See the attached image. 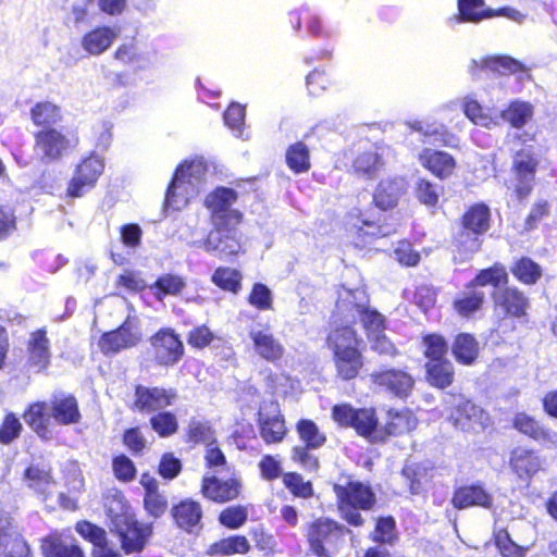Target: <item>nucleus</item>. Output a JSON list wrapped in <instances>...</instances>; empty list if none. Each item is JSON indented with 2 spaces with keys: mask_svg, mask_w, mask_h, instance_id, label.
I'll use <instances>...</instances> for the list:
<instances>
[{
  "mask_svg": "<svg viewBox=\"0 0 557 557\" xmlns=\"http://www.w3.org/2000/svg\"><path fill=\"white\" fill-rule=\"evenodd\" d=\"M106 506L112 530L119 535L124 552L126 554L141 552L152 534V524L138 522L127 511L121 495H115L111 504H106Z\"/></svg>",
  "mask_w": 557,
  "mask_h": 557,
  "instance_id": "f257e3e1",
  "label": "nucleus"
},
{
  "mask_svg": "<svg viewBox=\"0 0 557 557\" xmlns=\"http://www.w3.org/2000/svg\"><path fill=\"white\" fill-rule=\"evenodd\" d=\"M207 169L202 161L185 162L176 169L168 187L164 205L168 209L180 210L199 193Z\"/></svg>",
  "mask_w": 557,
  "mask_h": 557,
  "instance_id": "f03ea898",
  "label": "nucleus"
},
{
  "mask_svg": "<svg viewBox=\"0 0 557 557\" xmlns=\"http://www.w3.org/2000/svg\"><path fill=\"white\" fill-rule=\"evenodd\" d=\"M350 532L348 528L332 519L318 518L307 531L310 550L318 557H333L344 544L345 535Z\"/></svg>",
  "mask_w": 557,
  "mask_h": 557,
  "instance_id": "7ed1b4c3",
  "label": "nucleus"
},
{
  "mask_svg": "<svg viewBox=\"0 0 557 557\" xmlns=\"http://www.w3.org/2000/svg\"><path fill=\"white\" fill-rule=\"evenodd\" d=\"M338 311H348L350 318L347 322H357L359 319L368 333V338L382 334L384 318L375 310L368 309V298L362 289L349 290L345 297L338 299Z\"/></svg>",
  "mask_w": 557,
  "mask_h": 557,
  "instance_id": "20e7f679",
  "label": "nucleus"
},
{
  "mask_svg": "<svg viewBox=\"0 0 557 557\" xmlns=\"http://www.w3.org/2000/svg\"><path fill=\"white\" fill-rule=\"evenodd\" d=\"M449 410V420L462 431L483 430L490 424L488 414L460 394H447L444 398Z\"/></svg>",
  "mask_w": 557,
  "mask_h": 557,
  "instance_id": "39448f33",
  "label": "nucleus"
},
{
  "mask_svg": "<svg viewBox=\"0 0 557 557\" xmlns=\"http://www.w3.org/2000/svg\"><path fill=\"white\" fill-rule=\"evenodd\" d=\"M237 224L213 225L203 242H194L191 247H203L206 251L220 259H227L239 252L242 246L237 237Z\"/></svg>",
  "mask_w": 557,
  "mask_h": 557,
  "instance_id": "423d86ee",
  "label": "nucleus"
},
{
  "mask_svg": "<svg viewBox=\"0 0 557 557\" xmlns=\"http://www.w3.org/2000/svg\"><path fill=\"white\" fill-rule=\"evenodd\" d=\"M236 199L237 193L228 187H219L206 197L213 225L239 224L242 214L232 208Z\"/></svg>",
  "mask_w": 557,
  "mask_h": 557,
  "instance_id": "0eeeda50",
  "label": "nucleus"
},
{
  "mask_svg": "<svg viewBox=\"0 0 557 557\" xmlns=\"http://www.w3.org/2000/svg\"><path fill=\"white\" fill-rule=\"evenodd\" d=\"M176 398L177 394L174 388L150 387L138 384L134 389V401L131 409L151 413L171 406Z\"/></svg>",
  "mask_w": 557,
  "mask_h": 557,
  "instance_id": "6e6552de",
  "label": "nucleus"
},
{
  "mask_svg": "<svg viewBox=\"0 0 557 557\" xmlns=\"http://www.w3.org/2000/svg\"><path fill=\"white\" fill-rule=\"evenodd\" d=\"M333 419L343 426L354 428L359 435L372 437L377 419L373 409H354L350 405H337L332 410Z\"/></svg>",
  "mask_w": 557,
  "mask_h": 557,
  "instance_id": "1a4fd4ad",
  "label": "nucleus"
},
{
  "mask_svg": "<svg viewBox=\"0 0 557 557\" xmlns=\"http://www.w3.org/2000/svg\"><path fill=\"white\" fill-rule=\"evenodd\" d=\"M140 338L141 333L138 322L128 318L116 330L104 333L99 341V346L104 355L117 354L122 349L136 346Z\"/></svg>",
  "mask_w": 557,
  "mask_h": 557,
  "instance_id": "9d476101",
  "label": "nucleus"
},
{
  "mask_svg": "<svg viewBox=\"0 0 557 557\" xmlns=\"http://www.w3.org/2000/svg\"><path fill=\"white\" fill-rule=\"evenodd\" d=\"M370 380L381 391L399 398H406L414 385L413 377L401 369L373 371L370 374Z\"/></svg>",
  "mask_w": 557,
  "mask_h": 557,
  "instance_id": "9b49d317",
  "label": "nucleus"
},
{
  "mask_svg": "<svg viewBox=\"0 0 557 557\" xmlns=\"http://www.w3.org/2000/svg\"><path fill=\"white\" fill-rule=\"evenodd\" d=\"M103 160L95 154L84 159L76 168L75 175L69 183L67 195L70 197H82L92 188L103 172Z\"/></svg>",
  "mask_w": 557,
  "mask_h": 557,
  "instance_id": "f8f14e48",
  "label": "nucleus"
},
{
  "mask_svg": "<svg viewBox=\"0 0 557 557\" xmlns=\"http://www.w3.org/2000/svg\"><path fill=\"white\" fill-rule=\"evenodd\" d=\"M539 161L531 148L519 150L513 159L515 193L519 199L528 197L533 188Z\"/></svg>",
  "mask_w": 557,
  "mask_h": 557,
  "instance_id": "ddd939ff",
  "label": "nucleus"
},
{
  "mask_svg": "<svg viewBox=\"0 0 557 557\" xmlns=\"http://www.w3.org/2000/svg\"><path fill=\"white\" fill-rule=\"evenodd\" d=\"M69 139L59 131L44 127L37 131V159L50 164L60 160L69 149Z\"/></svg>",
  "mask_w": 557,
  "mask_h": 557,
  "instance_id": "4468645a",
  "label": "nucleus"
},
{
  "mask_svg": "<svg viewBox=\"0 0 557 557\" xmlns=\"http://www.w3.org/2000/svg\"><path fill=\"white\" fill-rule=\"evenodd\" d=\"M156 361L161 366L176 363L183 356V343L171 330L160 331L151 338Z\"/></svg>",
  "mask_w": 557,
  "mask_h": 557,
  "instance_id": "2eb2a0df",
  "label": "nucleus"
},
{
  "mask_svg": "<svg viewBox=\"0 0 557 557\" xmlns=\"http://www.w3.org/2000/svg\"><path fill=\"white\" fill-rule=\"evenodd\" d=\"M334 493L338 504L369 510L375 504V494L370 486L360 482H349L347 485L335 484Z\"/></svg>",
  "mask_w": 557,
  "mask_h": 557,
  "instance_id": "dca6fc26",
  "label": "nucleus"
},
{
  "mask_svg": "<svg viewBox=\"0 0 557 557\" xmlns=\"http://www.w3.org/2000/svg\"><path fill=\"white\" fill-rule=\"evenodd\" d=\"M350 318L348 311L339 312L338 302L336 304V312L333 314V323L336 325L327 336V344L333 351L341 349H355L358 346V337L356 331L350 324L354 322H347Z\"/></svg>",
  "mask_w": 557,
  "mask_h": 557,
  "instance_id": "f3484780",
  "label": "nucleus"
},
{
  "mask_svg": "<svg viewBox=\"0 0 557 557\" xmlns=\"http://www.w3.org/2000/svg\"><path fill=\"white\" fill-rule=\"evenodd\" d=\"M29 547L23 537L11 530V518L0 510V555L5 557H28Z\"/></svg>",
  "mask_w": 557,
  "mask_h": 557,
  "instance_id": "a211bd4d",
  "label": "nucleus"
},
{
  "mask_svg": "<svg viewBox=\"0 0 557 557\" xmlns=\"http://www.w3.org/2000/svg\"><path fill=\"white\" fill-rule=\"evenodd\" d=\"M249 337L253 343L255 351L262 359L275 362L284 355V347L281 342L274 337L269 327H251Z\"/></svg>",
  "mask_w": 557,
  "mask_h": 557,
  "instance_id": "6ab92c4d",
  "label": "nucleus"
},
{
  "mask_svg": "<svg viewBox=\"0 0 557 557\" xmlns=\"http://www.w3.org/2000/svg\"><path fill=\"white\" fill-rule=\"evenodd\" d=\"M406 190L407 182L404 177L386 178L377 185L373 195V201L377 208L389 210L397 206Z\"/></svg>",
  "mask_w": 557,
  "mask_h": 557,
  "instance_id": "aec40b11",
  "label": "nucleus"
},
{
  "mask_svg": "<svg viewBox=\"0 0 557 557\" xmlns=\"http://www.w3.org/2000/svg\"><path fill=\"white\" fill-rule=\"evenodd\" d=\"M451 504L457 509H466L472 506L491 508L493 497L481 485H466L454 492Z\"/></svg>",
  "mask_w": 557,
  "mask_h": 557,
  "instance_id": "412c9836",
  "label": "nucleus"
},
{
  "mask_svg": "<svg viewBox=\"0 0 557 557\" xmlns=\"http://www.w3.org/2000/svg\"><path fill=\"white\" fill-rule=\"evenodd\" d=\"M171 516L180 529L193 532L195 528L200 525L202 508L199 503L193 499H184L172 507Z\"/></svg>",
  "mask_w": 557,
  "mask_h": 557,
  "instance_id": "4be33fe9",
  "label": "nucleus"
},
{
  "mask_svg": "<svg viewBox=\"0 0 557 557\" xmlns=\"http://www.w3.org/2000/svg\"><path fill=\"white\" fill-rule=\"evenodd\" d=\"M240 483L236 479L221 481L215 476L205 478L202 482V494L205 497L224 503L236 498L239 494Z\"/></svg>",
  "mask_w": 557,
  "mask_h": 557,
  "instance_id": "5701e85b",
  "label": "nucleus"
},
{
  "mask_svg": "<svg viewBox=\"0 0 557 557\" xmlns=\"http://www.w3.org/2000/svg\"><path fill=\"white\" fill-rule=\"evenodd\" d=\"M51 414L60 424L69 425L78 423L81 412L77 400L72 395L64 393L53 394L51 399Z\"/></svg>",
  "mask_w": 557,
  "mask_h": 557,
  "instance_id": "b1692460",
  "label": "nucleus"
},
{
  "mask_svg": "<svg viewBox=\"0 0 557 557\" xmlns=\"http://www.w3.org/2000/svg\"><path fill=\"white\" fill-rule=\"evenodd\" d=\"M509 463L520 479H530L542 468L543 460L534 450L518 447L512 450Z\"/></svg>",
  "mask_w": 557,
  "mask_h": 557,
  "instance_id": "393cba45",
  "label": "nucleus"
},
{
  "mask_svg": "<svg viewBox=\"0 0 557 557\" xmlns=\"http://www.w3.org/2000/svg\"><path fill=\"white\" fill-rule=\"evenodd\" d=\"M493 298L497 307L512 317L523 315L529 304L528 298L517 287L497 289L494 292Z\"/></svg>",
  "mask_w": 557,
  "mask_h": 557,
  "instance_id": "a878e982",
  "label": "nucleus"
},
{
  "mask_svg": "<svg viewBox=\"0 0 557 557\" xmlns=\"http://www.w3.org/2000/svg\"><path fill=\"white\" fill-rule=\"evenodd\" d=\"M513 426L520 433L528 435L542 444H557V433L545 429L535 419L524 412L517 413L513 419Z\"/></svg>",
  "mask_w": 557,
  "mask_h": 557,
  "instance_id": "bb28decb",
  "label": "nucleus"
},
{
  "mask_svg": "<svg viewBox=\"0 0 557 557\" xmlns=\"http://www.w3.org/2000/svg\"><path fill=\"white\" fill-rule=\"evenodd\" d=\"M419 160L424 168L441 178L448 177L456 165L454 158L449 153L429 148L420 152Z\"/></svg>",
  "mask_w": 557,
  "mask_h": 557,
  "instance_id": "cd10ccee",
  "label": "nucleus"
},
{
  "mask_svg": "<svg viewBox=\"0 0 557 557\" xmlns=\"http://www.w3.org/2000/svg\"><path fill=\"white\" fill-rule=\"evenodd\" d=\"M271 407L273 408L272 416L265 413L263 409L259 411L260 435L268 444L281 442L286 434L283 418L276 412L275 406Z\"/></svg>",
  "mask_w": 557,
  "mask_h": 557,
  "instance_id": "c85d7f7f",
  "label": "nucleus"
},
{
  "mask_svg": "<svg viewBox=\"0 0 557 557\" xmlns=\"http://www.w3.org/2000/svg\"><path fill=\"white\" fill-rule=\"evenodd\" d=\"M333 352L338 375L343 380L356 377L363 364L362 356L358 348L341 349Z\"/></svg>",
  "mask_w": 557,
  "mask_h": 557,
  "instance_id": "c756f323",
  "label": "nucleus"
},
{
  "mask_svg": "<svg viewBox=\"0 0 557 557\" xmlns=\"http://www.w3.org/2000/svg\"><path fill=\"white\" fill-rule=\"evenodd\" d=\"M494 14L495 10L485 9L484 0H458V15L455 20L458 23H479Z\"/></svg>",
  "mask_w": 557,
  "mask_h": 557,
  "instance_id": "7c9ffc66",
  "label": "nucleus"
},
{
  "mask_svg": "<svg viewBox=\"0 0 557 557\" xmlns=\"http://www.w3.org/2000/svg\"><path fill=\"white\" fill-rule=\"evenodd\" d=\"M116 36L115 30L110 27H98L84 36L82 46L90 54L98 55L112 45Z\"/></svg>",
  "mask_w": 557,
  "mask_h": 557,
  "instance_id": "2f4dec72",
  "label": "nucleus"
},
{
  "mask_svg": "<svg viewBox=\"0 0 557 557\" xmlns=\"http://www.w3.org/2000/svg\"><path fill=\"white\" fill-rule=\"evenodd\" d=\"M41 553L44 557H85L79 546L57 535L42 540Z\"/></svg>",
  "mask_w": 557,
  "mask_h": 557,
  "instance_id": "473e14b6",
  "label": "nucleus"
},
{
  "mask_svg": "<svg viewBox=\"0 0 557 557\" xmlns=\"http://www.w3.org/2000/svg\"><path fill=\"white\" fill-rule=\"evenodd\" d=\"M426 368L428 382L438 388L449 386L454 381V367L447 359L429 361Z\"/></svg>",
  "mask_w": 557,
  "mask_h": 557,
  "instance_id": "72a5a7b5",
  "label": "nucleus"
},
{
  "mask_svg": "<svg viewBox=\"0 0 557 557\" xmlns=\"http://www.w3.org/2000/svg\"><path fill=\"white\" fill-rule=\"evenodd\" d=\"M401 476L413 495L421 494L431 478L428 467L416 462L407 463L401 470Z\"/></svg>",
  "mask_w": 557,
  "mask_h": 557,
  "instance_id": "f704fd0d",
  "label": "nucleus"
},
{
  "mask_svg": "<svg viewBox=\"0 0 557 557\" xmlns=\"http://www.w3.org/2000/svg\"><path fill=\"white\" fill-rule=\"evenodd\" d=\"M485 294L469 284L454 301L455 310L462 317H469L478 311L484 301Z\"/></svg>",
  "mask_w": 557,
  "mask_h": 557,
  "instance_id": "c9c22d12",
  "label": "nucleus"
},
{
  "mask_svg": "<svg viewBox=\"0 0 557 557\" xmlns=\"http://www.w3.org/2000/svg\"><path fill=\"white\" fill-rule=\"evenodd\" d=\"M451 350L459 362L470 364L478 357L479 343L472 335L461 333L456 336Z\"/></svg>",
  "mask_w": 557,
  "mask_h": 557,
  "instance_id": "e433bc0d",
  "label": "nucleus"
},
{
  "mask_svg": "<svg viewBox=\"0 0 557 557\" xmlns=\"http://www.w3.org/2000/svg\"><path fill=\"white\" fill-rule=\"evenodd\" d=\"M483 234L465 227L463 225L455 236L454 245L462 258H469L478 252L482 245L481 236Z\"/></svg>",
  "mask_w": 557,
  "mask_h": 557,
  "instance_id": "4c0bfd02",
  "label": "nucleus"
},
{
  "mask_svg": "<svg viewBox=\"0 0 557 557\" xmlns=\"http://www.w3.org/2000/svg\"><path fill=\"white\" fill-rule=\"evenodd\" d=\"M413 131L421 133L428 138L429 144H444L448 145L454 139V136L447 131L443 124L437 123H423L412 122L408 124Z\"/></svg>",
  "mask_w": 557,
  "mask_h": 557,
  "instance_id": "58836bf2",
  "label": "nucleus"
},
{
  "mask_svg": "<svg viewBox=\"0 0 557 557\" xmlns=\"http://www.w3.org/2000/svg\"><path fill=\"white\" fill-rule=\"evenodd\" d=\"M490 210L485 205H475L462 218V225L481 234L490 228Z\"/></svg>",
  "mask_w": 557,
  "mask_h": 557,
  "instance_id": "ea45409f",
  "label": "nucleus"
},
{
  "mask_svg": "<svg viewBox=\"0 0 557 557\" xmlns=\"http://www.w3.org/2000/svg\"><path fill=\"white\" fill-rule=\"evenodd\" d=\"M416 418L410 411H388V421L385 425L388 435H400L416 428Z\"/></svg>",
  "mask_w": 557,
  "mask_h": 557,
  "instance_id": "a19ab883",
  "label": "nucleus"
},
{
  "mask_svg": "<svg viewBox=\"0 0 557 557\" xmlns=\"http://www.w3.org/2000/svg\"><path fill=\"white\" fill-rule=\"evenodd\" d=\"M533 108L528 102L513 101L507 110L502 111L500 116L511 126L520 128L532 117Z\"/></svg>",
  "mask_w": 557,
  "mask_h": 557,
  "instance_id": "79ce46f5",
  "label": "nucleus"
},
{
  "mask_svg": "<svg viewBox=\"0 0 557 557\" xmlns=\"http://www.w3.org/2000/svg\"><path fill=\"white\" fill-rule=\"evenodd\" d=\"M250 545L245 536L235 535L223 539L211 545L209 553L211 555H232L245 554L249 550Z\"/></svg>",
  "mask_w": 557,
  "mask_h": 557,
  "instance_id": "37998d69",
  "label": "nucleus"
},
{
  "mask_svg": "<svg viewBox=\"0 0 557 557\" xmlns=\"http://www.w3.org/2000/svg\"><path fill=\"white\" fill-rule=\"evenodd\" d=\"M508 274L502 264H494L488 269L481 270L478 275L469 283L471 287L492 285L498 287L499 284L506 283Z\"/></svg>",
  "mask_w": 557,
  "mask_h": 557,
  "instance_id": "c03bdc74",
  "label": "nucleus"
},
{
  "mask_svg": "<svg viewBox=\"0 0 557 557\" xmlns=\"http://www.w3.org/2000/svg\"><path fill=\"white\" fill-rule=\"evenodd\" d=\"M286 162L290 170L295 173L306 172L310 168L309 150L307 146L298 141L286 151Z\"/></svg>",
  "mask_w": 557,
  "mask_h": 557,
  "instance_id": "a18cd8bd",
  "label": "nucleus"
},
{
  "mask_svg": "<svg viewBox=\"0 0 557 557\" xmlns=\"http://www.w3.org/2000/svg\"><path fill=\"white\" fill-rule=\"evenodd\" d=\"M297 431L305 446L317 449L325 443V436L317 424L311 420H300L297 424Z\"/></svg>",
  "mask_w": 557,
  "mask_h": 557,
  "instance_id": "49530a36",
  "label": "nucleus"
},
{
  "mask_svg": "<svg viewBox=\"0 0 557 557\" xmlns=\"http://www.w3.org/2000/svg\"><path fill=\"white\" fill-rule=\"evenodd\" d=\"M511 271L524 284H534L542 275L541 267L530 258L518 260Z\"/></svg>",
  "mask_w": 557,
  "mask_h": 557,
  "instance_id": "de8ad7c7",
  "label": "nucleus"
},
{
  "mask_svg": "<svg viewBox=\"0 0 557 557\" xmlns=\"http://www.w3.org/2000/svg\"><path fill=\"white\" fill-rule=\"evenodd\" d=\"M381 157L374 151H366L356 158L354 162L355 172L368 177H372L382 166Z\"/></svg>",
  "mask_w": 557,
  "mask_h": 557,
  "instance_id": "09e8293b",
  "label": "nucleus"
},
{
  "mask_svg": "<svg viewBox=\"0 0 557 557\" xmlns=\"http://www.w3.org/2000/svg\"><path fill=\"white\" fill-rule=\"evenodd\" d=\"M151 429L161 437H168L176 433L178 424L174 413L161 411L150 418Z\"/></svg>",
  "mask_w": 557,
  "mask_h": 557,
  "instance_id": "8fccbe9b",
  "label": "nucleus"
},
{
  "mask_svg": "<svg viewBox=\"0 0 557 557\" xmlns=\"http://www.w3.org/2000/svg\"><path fill=\"white\" fill-rule=\"evenodd\" d=\"M184 280L178 275L164 274L160 276L151 288L156 287V297L161 300L165 295H178L185 287Z\"/></svg>",
  "mask_w": 557,
  "mask_h": 557,
  "instance_id": "3c124183",
  "label": "nucleus"
},
{
  "mask_svg": "<svg viewBox=\"0 0 557 557\" xmlns=\"http://www.w3.org/2000/svg\"><path fill=\"white\" fill-rule=\"evenodd\" d=\"M442 187L431 183L426 178L419 177L416 181L414 193L418 200L426 206H435L438 201Z\"/></svg>",
  "mask_w": 557,
  "mask_h": 557,
  "instance_id": "603ef678",
  "label": "nucleus"
},
{
  "mask_svg": "<svg viewBox=\"0 0 557 557\" xmlns=\"http://www.w3.org/2000/svg\"><path fill=\"white\" fill-rule=\"evenodd\" d=\"M495 544L503 557H524L529 549L515 543L506 530H499L495 534Z\"/></svg>",
  "mask_w": 557,
  "mask_h": 557,
  "instance_id": "864d4df0",
  "label": "nucleus"
},
{
  "mask_svg": "<svg viewBox=\"0 0 557 557\" xmlns=\"http://www.w3.org/2000/svg\"><path fill=\"white\" fill-rule=\"evenodd\" d=\"M463 111L467 117L476 125L491 128L492 125L497 124L488 113L484 112L483 108L476 100L466 98L463 102Z\"/></svg>",
  "mask_w": 557,
  "mask_h": 557,
  "instance_id": "5fc2aeb1",
  "label": "nucleus"
},
{
  "mask_svg": "<svg viewBox=\"0 0 557 557\" xmlns=\"http://www.w3.org/2000/svg\"><path fill=\"white\" fill-rule=\"evenodd\" d=\"M239 273L230 268H219L212 275V281L219 287L236 293L239 287Z\"/></svg>",
  "mask_w": 557,
  "mask_h": 557,
  "instance_id": "6e6d98bb",
  "label": "nucleus"
},
{
  "mask_svg": "<svg viewBox=\"0 0 557 557\" xmlns=\"http://www.w3.org/2000/svg\"><path fill=\"white\" fill-rule=\"evenodd\" d=\"M423 344L425 347L424 354L430 361L445 359L447 344L442 336L436 334L426 335Z\"/></svg>",
  "mask_w": 557,
  "mask_h": 557,
  "instance_id": "4d7b16f0",
  "label": "nucleus"
},
{
  "mask_svg": "<svg viewBox=\"0 0 557 557\" xmlns=\"http://www.w3.org/2000/svg\"><path fill=\"white\" fill-rule=\"evenodd\" d=\"M283 481L286 487L298 497L308 498L313 493L311 483L305 482L302 476L298 473H286Z\"/></svg>",
  "mask_w": 557,
  "mask_h": 557,
  "instance_id": "13d9d810",
  "label": "nucleus"
},
{
  "mask_svg": "<svg viewBox=\"0 0 557 557\" xmlns=\"http://www.w3.org/2000/svg\"><path fill=\"white\" fill-rule=\"evenodd\" d=\"M76 531L83 537L89 540L97 547V549L107 544L106 531L96 524H92L88 521H82L77 523Z\"/></svg>",
  "mask_w": 557,
  "mask_h": 557,
  "instance_id": "bf43d9fd",
  "label": "nucleus"
},
{
  "mask_svg": "<svg viewBox=\"0 0 557 557\" xmlns=\"http://www.w3.org/2000/svg\"><path fill=\"white\" fill-rule=\"evenodd\" d=\"M219 520L230 529H237L246 522L247 509L243 506L227 507L220 513Z\"/></svg>",
  "mask_w": 557,
  "mask_h": 557,
  "instance_id": "052dcab7",
  "label": "nucleus"
},
{
  "mask_svg": "<svg viewBox=\"0 0 557 557\" xmlns=\"http://www.w3.org/2000/svg\"><path fill=\"white\" fill-rule=\"evenodd\" d=\"M396 540L395 520L392 517L381 518L373 532V541L383 544H393Z\"/></svg>",
  "mask_w": 557,
  "mask_h": 557,
  "instance_id": "680f3d73",
  "label": "nucleus"
},
{
  "mask_svg": "<svg viewBox=\"0 0 557 557\" xmlns=\"http://www.w3.org/2000/svg\"><path fill=\"white\" fill-rule=\"evenodd\" d=\"M248 301L259 310H269L272 308V292L264 284L256 283Z\"/></svg>",
  "mask_w": 557,
  "mask_h": 557,
  "instance_id": "e2e57ef3",
  "label": "nucleus"
},
{
  "mask_svg": "<svg viewBox=\"0 0 557 557\" xmlns=\"http://www.w3.org/2000/svg\"><path fill=\"white\" fill-rule=\"evenodd\" d=\"M245 120V108L237 103L233 102L224 113V122L225 124L236 133V136H242L243 134V125Z\"/></svg>",
  "mask_w": 557,
  "mask_h": 557,
  "instance_id": "0e129e2a",
  "label": "nucleus"
},
{
  "mask_svg": "<svg viewBox=\"0 0 557 557\" xmlns=\"http://www.w3.org/2000/svg\"><path fill=\"white\" fill-rule=\"evenodd\" d=\"M145 509L154 518L161 517L168 508V498L160 492H150L145 494Z\"/></svg>",
  "mask_w": 557,
  "mask_h": 557,
  "instance_id": "69168bd1",
  "label": "nucleus"
},
{
  "mask_svg": "<svg viewBox=\"0 0 557 557\" xmlns=\"http://www.w3.org/2000/svg\"><path fill=\"white\" fill-rule=\"evenodd\" d=\"M61 120L60 109L51 103H37V126L55 124Z\"/></svg>",
  "mask_w": 557,
  "mask_h": 557,
  "instance_id": "338daca9",
  "label": "nucleus"
},
{
  "mask_svg": "<svg viewBox=\"0 0 557 557\" xmlns=\"http://www.w3.org/2000/svg\"><path fill=\"white\" fill-rule=\"evenodd\" d=\"M21 429L18 419L13 413H9L0 426V443L10 444L20 435Z\"/></svg>",
  "mask_w": 557,
  "mask_h": 557,
  "instance_id": "774afa93",
  "label": "nucleus"
}]
</instances>
